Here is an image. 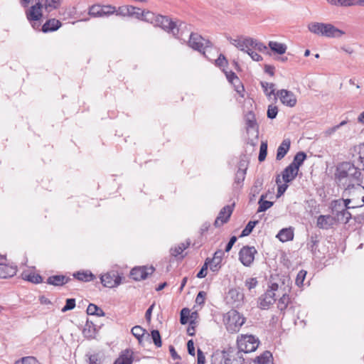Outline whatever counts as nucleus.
<instances>
[{"label":"nucleus","mask_w":364,"mask_h":364,"mask_svg":"<svg viewBox=\"0 0 364 364\" xmlns=\"http://www.w3.org/2000/svg\"><path fill=\"white\" fill-rule=\"evenodd\" d=\"M336 178L339 186L344 188L362 183V173L350 162L341 163L336 169Z\"/></svg>","instance_id":"1"},{"label":"nucleus","mask_w":364,"mask_h":364,"mask_svg":"<svg viewBox=\"0 0 364 364\" xmlns=\"http://www.w3.org/2000/svg\"><path fill=\"white\" fill-rule=\"evenodd\" d=\"M343 196L346 198L343 199L346 205H350V208H355L364 205V186L355 185L344 188Z\"/></svg>","instance_id":"2"},{"label":"nucleus","mask_w":364,"mask_h":364,"mask_svg":"<svg viewBox=\"0 0 364 364\" xmlns=\"http://www.w3.org/2000/svg\"><path fill=\"white\" fill-rule=\"evenodd\" d=\"M245 359L241 352L233 348L216 353L212 356V364H243Z\"/></svg>","instance_id":"3"},{"label":"nucleus","mask_w":364,"mask_h":364,"mask_svg":"<svg viewBox=\"0 0 364 364\" xmlns=\"http://www.w3.org/2000/svg\"><path fill=\"white\" fill-rule=\"evenodd\" d=\"M309 30L318 36L326 38H341L345 32L331 23L313 22L308 25Z\"/></svg>","instance_id":"4"},{"label":"nucleus","mask_w":364,"mask_h":364,"mask_svg":"<svg viewBox=\"0 0 364 364\" xmlns=\"http://www.w3.org/2000/svg\"><path fill=\"white\" fill-rule=\"evenodd\" d=\"M333 218L337 223L346 224L351 218V213L348 211L350 205H346L343 199L334 200L330 205Z\"/></svg>","instance_id":"5"},{"label":"nucleus","mask_w":364,"mask_h":364,"mask_svg":"<svg viewBox=\"0 0 364 364\" xmlns=\"http://www.w3.org/2000/svg\"><path fill=\"white\" fill-rule=\"evenodd\" d=\"M237 351L245 353L255 351L259 343L257 338L252 335H241L237 339Z\"/></svg>","instance_id":"6"},{"label":"nucleus","mask_w":364,"mask_h":364,"mask_svg":"<svg viewBox=\"0 0 364 364\" xmlns=\"http://www.w3.org/2000/svg\"><path fill=\"white\" fill-rule=\"evenodd\" d=\"M157 23L155 26L162 28L164 30L171 33L173 36H177L180 28L184 25V23L180 21H173L166 16L159 15Z\"/></svg>","instance_id":"7"},{"label":"nucleus","mask_w":364,"mask_h":364,"mask_svg":"<svg viewBox=\"0 0 364 364\" xmlns=\"http://www.w3.org/2000/svg\"><path fill=\"white\" fill-rule=\"evenodd\" d=\"M188 46L205 55V49L212 46L210 41L203 38L200 35L191 33L190 35Z\"/></svg>","instance_id":"8"},{"label":"nucleus","mask_w":364,"mask_h":364,"mask_svg":"<svg viewBox=\"0 0 364 364\" xmlns=\"http://www.w3.org/2000/svg\"><path fill=\"white\" fill-rule=\"evenodd\" d=\"M100 280L104 287L113 288L121 284L122 277L118 272L112 270L102 274L100 277Z\"/></svg>","instance_id":"9"},{"label":"nucleus","mask_w":364,"mask_h":364,"mask_svg":"<svg viewBox=\"0 0 364 364\" xmlns=\"http://www.w3.org/2000/svg\"><path fill=\"white\" fill-rule=\"evenodd\" d=\"M257 250L255 247L244 246L239 252V259L245 267H250L254 259Z\"/></svg>","instance_id":"10"},{"label":"nucleus","mask_w":364,"mask_h":364,"mask_svg":"<svg viewBox=\"0 0 364 364\" xmlns=\"http://www.w3.org/2000/svg\"><path fill=\"white\" fill-rule=\"evenodd\" d=\"M245 318L237 311H232L229 312L228 318V328L230 331H237L239 328L245 323Z\"/></svg>","instance_id":"11"},{"label":"nucleus","mask_w":364,"mask_h":364,"mask_svg":"<svg viewBox=\"0 0 364 364\" xmlns=\"http://www.w3.org/2000/svg\"><path fill=\"white\" fill-rule=\"evenodd\" d=\"M279 97L281 102L289 107H294L297 102L296 95L291 91L282 89L277 92L276 99Z\"/></svg>","instance_id":"12"},{"label":"nucleus","mask_w":364,"mask_h":364,"mask_svg":"<svg viewBox=\"0 0 364 364\" xmlns=\"http://www.w3.org/2000/svg\"><path fill=\"white\" fill-rule=\"evenodd\" d=\"M154 271L153 267H134L130 272V275L133 279L140 281L145 279L148 275L151 274Z\"/></svg>","instance_id":"13"},{"label":"nucleus","mask_w":364,"mask_h":364,"mask_svg":"<svg viewBox=\"0 0 364 364\" xmlns=\"http://www.w3.org/2000/svg\"><path fill=\"white\" fill-rule=\"evenodd\" d=\"M43 5L38 1L35 5L31 6L26 11V18L29 21H36L41 19L43 16Z\"/></svg>","instance_id":"14"},{"label":"nucleus","mask_w":364,"mask_h":364,"mask_svg":"<svg viewBox=\"0 0 364 364\" xmlns=\"http://www.w3.org/2000/svg\"><path fill=\"white\" fill-rule=\"evenodd\" d=\"M232 207L231 205H225L224 206L220 211L218 217L216 218L214 225L216 228H219L226 223L232 213Z\"/></svg>","instance_id":"15"},{"label":"nucleus","mask_w":364,"mask_h":364,"mask_svg":"<svg viewBox=\"0 0 364 364\" xmlns=\"http://www.w3.org/2000/svg\"><path fill=\"white\" fill-rule=\"evenodd\" d=\"M223 256V251L219 250L214 253L212 259L207 258L205 259L206 262H208L210 269L212 272H218L220 269Z\"/></svg>","instance_id":"16"},{"label":"nucleus","mask_w":364,"mask_h":364,"mask_svg":"<svg viewBox=\"0 0 364 364\" xmlns=\"http://www.w3.org/2000/svg\"><path fill=\"white\" fill-rule=\"evenodd\" d=\"M337 222L331 215H321L317 218L316 225L321 229L332 228Z\"/></svg>","instance_id":"17"},{"label":"nucleus","mask_w":364,"mask_h":364,"mask_svg":"<svg viewBox=\"0 0 364 364\" xmlns=\"http://www.w3.org/2000/svg\"><path fill=\"white\" fill-rule=\"evenodd\" d=\"M244 294L239 289H231L227 295L228 302L237 306L243 300Z\"/></svg>","instance_id":"18"},{"label":"nucleus","mask_w":364,"mask_h":364,"mask_svg":"<svg viewBox=\"0 0 364 364\" xmlns=\"http://www.w3.org/2000/svg\"><path fill=\"white\" fill-rule=\"evenodd\" d=\"M228 39L232 45L245 53V50L249 48V45H250V42H252V38L250 37H240L236 39L228 38Z\"/></svg>","instance_id":"19"},{"label":"nucleus","mask_w":364,"mask_h":364,"mask_svg":"<svg viewBox=\"0 0 364 364\" xmlns=\"http://www.w3.org/2000/svg\"><path fill=\"white\" fill-rule=\"evenodd\" d=\"M259 307L262 309H266L269 307L270 305L273 304L275 299V293L272 291H267L259 299Z\"/></svg>","instance_id":"20"},{"label":"nucleus","mask_w":364,"mask_h":364,"mask_svg":"<svg viewBox=\"0 0 364 364\" xmlns=\"http://www.w3.org/2000/svg\"><path fill=\"white\" fill-rule=\"evenodd\" d=\"M299 170L296 166L289 164L287 166L282 173V180L286 183L291 182L297 176Z\"/></svg>","instance_id":"21"},{"label":"nucleus","mask_w":364,"mask_h":364,"mask_svg":"<svg viewBox=\"0 0 364 364\" xmlns=\"http://www.w3.org/2000/svg\"><path fill=\"white\" fill-rule=\"evenodd\" d=\"M17 272L16 266L0 264V278L6 279L14 277Z\"/></svg>","instance_id":"22"},{"label":"nucleus","mask_w":364,"mask_h":364,"mask_svg":"<svg viewBox=\"0 0 364 364\" xmlns=\"http://www.w3.org/2000/svg\"><path fill=\"white\" fill-rule=\"evenodd\" d=\"M133 362V352L129 349H126L122 352L119 358L114 361V364H132Z\"/></svg>","instance_id":"23"},{"label":"nucleus","mask_w":364,"mask_h":364,"mask_svg":"<svg viewBox=\"0 0 364 364\" xmlns=\"http://www.w3.org/2000/svg\"><path fill=\"white\" fill-rule=\"evenodd\" d=\"M62 23L60 21L55 18L48 20L42 26V31L44 33L55 31L58 30Z\"/></svg>","instance_id":"24"},{"label":"nucleus","mask_w":364,"mask_h":364,"mask_svg":"<svg viewBox=\"0 0 364 364\" xmlns=\"http://www.w3.org/2000/svg\"><path fill=\"white\" fill-rule=\"evenodd\" d=\"M291 141L289 139H285L279 146L277 151L276 159L279 161L282 159L287 154L290 148Z\"/></svg>","instance_id":"25"},{"label":"nucleus","mask_w":364,"mask_h":364,"mask_svg":"<svg viewBox=\"0 0 364 364\" xmlns=\"http://www.w3.org/2000/svg\"><path fill=\"white\" fill-rule=\"evenodd\" d=\"M268 46L272 52L279 55L284 54L287 50L286 44L277 41H269Z\"/></svg>","instance_id":"26"},{"label":"nucleus","mask_w":364,"mask_h":364,"mask_svg":"<svg viewBox=\"0 0 364 364\" xmlns=\"http://www.w3.org/2000/svg\"><path fill=\"white\" fill-rule=\"evenodd\" d=\"M69 278L63 275L50 276L47 279V284L54 286H62L68 282Z\"/></svg>","instance_id":"27"},{"label":"nucleus","mask_w":364,"mask_h":364,"mask_svg":"<svg viewBox=\"0 0 364 364\" xmlns=\"http://www.w3.org/2000/svg\"><path fill=\"white\" fill-rule=\"evenodd\" d=\"M247 170L246 161L241 160L239 164V168L235 176V182L240 183L245 180Z\"/></svg>","instance_id":"28"},{"label":"nucleus","mask_w":364,"mask_h":364,"mask_svg":"<svg viewBox=\"0 0 364 364\" xmlns=\"http://www.w3.org/2000/svg\"><path fill=\"white\" fill-rule=\"evenodd\" d=\"M277 237L283 242L291 240L294 238L293 230L291 228H284L279 232Z\"/></svg>","instance_id":"29"},{"label":"nucleus","mask_w":364,"mask_h":364,"mask_svg":"<svg viewBox=\"0 0 364 364\" xmlns=\"http://www.w3.org/2000/svg\"><path fill=\"white\" fill-rule=\"evenodd\" d=\"M227 79L232 84L238 83V85L236 87V91L240 93L241 91L244 90V87L242 85H240V80L236 74L232 71H225V72Z\"/></svg>","instance_id":"30"},{"label":"nucleus","mask_w":364,"mask_h":364,"mask_svg":"<svg viewBox=\"0 0 364 364\" xmlns=\"http://www.w3.org/2000/svg\"><path fill=\"white\" fill-rule=\"evenodd\" d=\"M82 333L83 336L88 339H92L95 338L96 329L92 322L90 323L88 321H87L82 331Z\"/></svg>","instance_id":"31"},{"label":"nucleus","mask_w":364,"mask_h":364,"mask_svg":"<svg viewBox=\"0 0 364 364\" xmlns=\"http://www.w3.org/2000/svg\"><path fill=\"white\" fill-rule=\"evenodd\" d=\"M262 181L260 179H257L255 181L253 186L251 188L250 193V200L252 201L255 200L257 196L261 190L262 189Z\"/></svg>","instance_id":"32"},{"label":"nucleus","mask_w":364,"mask_h":364,"mask_svg":"<svg viewBox=\"0 0 364 364\" xmlns=\"http://www.w3.org/2000/svg\"><path fill=\"white\" fill-rule=\"evenodd\" d=\"M260 84L265 95L268 97H271V95H274V99L276 100L277 92L275 93V85L274 83H269L267 82H261Z\"/></svg>","instance_id":"33"},{"label":"nucleus","mask_w":364,"mask_h":364,"mask_svg":"<svg viewBox=\"0 0 364 364\" xmlns=\"http://www.w3.org/2000/svg\"><path fill=\"white\" fill-rule=\"evenodd\" d=\"M272 358V353L269 351H265L261 355L256 358L255 363L257 364H273Z\"/></svg>","instance_id":"34"},{"label":"nucleus","mask_w":364,"mask_h":364,"mask_svg":"<svg viewBox=\"0 0 364 364\" xmlns=\"http://www.w3.org/2000/svg\"><path fill=\"white\" fill-rule=\"evenodd\" d=\"M73 277L79 281L90 282L95 279L94 274L90 272H77L73 274Z\"/></svg>","instance_id":"35"},{"label":"nucleus","mask_w":364,"mask_h":364,"mask_svg":"<svg viewBox=\"0 0 364 364\" xmlns=\"http://www.w3.org/2000/svg\"><path fill=\"white\" fill-rule=\"evenodd\" d=\"M22 277L23 279L32 282L33 284H40L43 281L42 277L40 274L35 273L23 272L22 274Z\"/></svg>","instance_id":"36"},{"label":"nucleus","mask_w":364,"mask_h":364,"mask_svg":"<svg viewBox=\"0 0 364 364\" xmlns=\"http://www.w3.org/2000/svg\"><path fill=\"white\" fill-rule=\"evenodd\" d=\"M327 2L333 6L349 7L355 6V0H326Z\"/></svg>","instance_id":"37"},{"label":"nucleus","mask_w":364,"mask_h":364,"mask_svg":"<svg viewBox=\"0 0 364 364\" xmlns=\"http://www.w3.org/2000/svg\"><path fill=\"white\" fill-rule=\"evenodd\" d=\"M289 303L290 297L289 294L287 292H284L282 294V297L279 299L278 309L281 312H284L287 308Z\"/></svg>","instance_id":"38"},{"label":"nucleus","mask_w":364,"mask_h":364,"mask_svg":"<svg viewBox=\"0 0 364 364\" xmlns=\"http://www.w3.org/2000/svg\"><path fill=\"white\" fill-rule=\"evenodd\" d=\"M306 159V154L303 151H299L294 156V160L290 164L292 166H296L297 170H299V167L302 165Z\"/></svg>","instance_id":"39"},{"label":"nucleus","mask_w":364,"mask_h":364,"mask_svg":"<svg viewBox=\"0 0 364 364\" xmlns=\"http://www.w3.org/2000/svg\"><path fill=\"white\" fill-rule=\"evenodd\" d=\"M87 313L89 315L104 316L105 315L104 311L94 304H90L87 309Z\"/></svg>","instance_id":"40"},{"label":"nucleus","mask_w":364,"mask_h":364,"mask_svg":"<svg viewBox=\"0 0 364 364\" xmlns=\"http://www.w3.org/2000/svg\"><path fill=\"white\" fill-rule=\"evenodd\" d=\"M265 198H266L265 195H262L258 201V204H259V208L257 210L258 213L264 212L273 205V202H271L269 200H264Z\"/></svg>","instance_id":"41"},{"label":"nucleus","mask_w":364,"mask_h":364,"mask_svg":"<svg viewBox=\"0 0 364 364\" xmlns=\"http://www.w3.org/2000/svg\"><path fill=\"white\" fill-rule=\"evenodd\" d=\"M159 15H156L153 12L149 11H144V17L142 18V21L149 22L153 24L154 26L156 24L158 20V17Z\"/></svg>","instance_id":"42"},{"label":"nucleus","mask_w":364,"mask_h":364,"mask_svg":"<svg viewBox=\"0 0 364 364\" xmlns=\"http://www.w3.org/2000/svg\"><path fill=\"white\" fill-rule=\"evenodd\" d=\"M89 15L92 17H102V6L100 4H95L90 7Z\"/></svg>","instance_id":"43"},{"label":"nucleus","mask_w":364,"mask_h":364,"mask_svg":"<svg viewBox=\"0 0 364 364\" xmlns=\"http://www.w3.org/2000/svg\"><path fill=\"white\" fill-rule=\"evenodd\" d=\"M249 48H252L255 50H258L259 52H264L267 49V47L262 43L257 41L252 38V42H250Z\"/></svg>","instance_id":"44"},{"label":"nucleus","mask_w":364,"mask_h":364,"mask_svg":"<svg viewBox=\"0 0 364 364\" xmlns=\"http://www.w3.org/2000/svg\"><path fill=\"white\" fill-rule=\"evenodd\" d=\"M43 6L47 11H50L60 6V0H46Z\"/></svg>","instance_id":"45"},{"label":"nucleus","mask_w":364,"mask_h":364,"mask_svg":"<svg viewBox=\"0 0 364 364\" xmlns=\"http://www.w3.org/2000/svg\"><path fill=\"white\" fill-rule=\"evenodd\" d=\"M282 178L279 175H278L276 178V183L278 186L277 189V197H280L288 188V185L285 183L284 184H282Z\"/></svg>","instance_id":"46"},{"label":"nucleus","mask_w":364,"mask_h":364,"mask_svg":"<svg viewBox=\"0 0 364 364\" xmlns=\"http://www.w3.org/2000/svg\"><path fill=\"white\" fill-rule=\"evenodd\" d=\"M145 331H146L140 326H135L131 330L132 335L136 337L139 342H141V339L144 336Z\"/></svg>","instance_id":"47"},{"label":"nucleus","mask_w":364,"mask_h":364,"mask_svg":"<svg viewBox=\"0 0 364 364\" xmlns=\"http://www.w3.org/2000/svg\"><path fill=\"white\" fill-rule=\"evenodd\" d=\"M257 223H258V220L250 221L247 223V225H246V227L242 231L240 237H245V236L249 235L252 232L253 228L255 227V225Z\"/></svg>","instance_id":"48"},{"label":"nucleus","mask_w":364,"mask_h":364,"mask_svg":"<svg viewBox=\"0 0 364 364\" xmlns=\"http://www.w3.org/2000/svg\"><path fill=\"white\" fill-rule=\"evenodd\" d=\"M267 154V142L262 141L259 148V154L258 156V160L262 162L265 160Z\"/></svg>","instance_id":"49"},{"label":"nucleus","mask_w":364,"mask_h":364,"mask_svg":"<svg viewBox=\"0 0 364 364\" xmlns=\"http://www.w3.org/2000/svg\"><path fill=\"white\" fill-rule=\"evenodd\" d=\"M151 336L154 345L156 347H161L162 345V342L159 331L158 330H152L151 332Z\"/></svg>","instance_id":"50"},{"label":"nucleus","mask_w":364,"mask_h":364,"mask_svg":"<svg viewBox=\"0 0 364 364\" xmlns=\"http://www.w3.org/2000/svg\"><path fill=\"white\" fill-rule=\"evenodd\" d=\"M15 364H40V363L35 357L27 356L17 360Z\"/></svg>","instance_id":"51"},{"label":"nucleus","mask_w":364,"mask_h":364,"mask_svg":"<svg viewBox=\"0 0 364 364\" xmlns=\"http://www.w3.org/2000/svg\"><path fill=\"white\" fill-rule=\"evenodd\" d=\"M247 125L249 128H255L256 126V119L252 112H249L245 116Z\"/></svg>","instance_id":"52"},{"label":"nucleus","mask_w":364,"mask_h":364,"mask_svg":"<svg viewBox=\"0 0 364 364\" xmlns=\"http://www.w3.org/2000/svg\"><path fill=\"white\" fill-rule=\"evenodd\" d=\"M245 53H247L255 61L259 62L262 60V57L256 53L252 48H248L247 50H245Z\"/></svg>","instance_id":"53"},{"label":"nucleus","mask_w":364,"mask_h":364,"mask_svg":"<svg viewBox=\"0 0 364 364\" xmlns=\"http://www.w3.org/2000/svg\"><path fill=\"white\" fill-rule=\"evenodd\" d=\"M102 6V15L103 16H108L114 14L116 11V7L112 5H104Z\"/></svg>","instance_id":"54"},{"label":"nucleus","mask_w":364,"mask_h":364,"mask_svg":"<svg viewBox=\"0 0 364 364\" xmlns=\"http://www.w3.org/2000/svg\"><path fill=\"white\" fill-rule=\"evenodd\" d=\"M277 113H278V108L277 106H274L272 105L268 106L267 112L268 118L272 119L276 118Z\"/></svg>","instance_id":"55"},{"label":"nucleus","mask_w":364,"mask_h":364,"mask_svg":"<svg viewBox=\"0 0 364 364\" xmlns=\"http://www.w3.org/2000/svg\"><path fill=\"white\" fill-rule=\"evenodd\" d=\"M75 307V299H67L66 304L62 309L63 312H65L69 310H72Z\"/></svg>","instance_id":"56"},{"label":"nucleus","mask_w":364,"mask_h":364,"mask_svg":"<svg viewBox=\"0 0 364 364\" xmlns=\"http://www.w3.org/2000/svg\"><path fill=\"white\" fill-rule=\"evenodd\" d=\"M187 247H188V245L181 243L178 247H175L174 249H171L172 255L175 257L180 255Z\"/></svg>","instance_id":"57"},{"label":"nucleus","mask_w":364,"mask_h":364,"mask_svg":"<svg viewBox=\"0 0 364 364\" xmlns=\"http://www.w3.org/2000/svg\"><path fill=\"white\" fill-rule=\"evenodd\" d=\"M190 311L188 309H183L181 311L180 321L181 324H186L188 322Z\"/></svg>","instance_id":"58"},{"label":"nucleus","mask_w":364,"mask_h":364,"mask_svg":"<svg viewBox=\"0 0 364 364\" xmlns=\"http://www.w3.org/2000/svg\"><path fill=\"white\" fill-rule=\"evenodd\" d=\"M306 275V272L305 270H301L299 272L296 279V284L297 286L300 287L303 284Z\"/></svg>","instance_id":"59"},{"label":"nucleus","mask_w":364,"mask_h":364,"mask_svg":"<svg viewBox=\"0 0 364 364\" xmlns=\"http://www.w3.org/2000/svg\"><path fill=\"white\" fill-rule=\"evenodd\" d=\"M128 11H129V9H128L127 6H125V5L121 6H119L117 9L116 8V11L114 14L117 16L125 17V16H127Z\"/></svg>","instance_id":"60"},{"label":"nucleus","mask_w":364,"mask_h":364,"mask_svg":"<svg viewBox=\"0 0 364 364\" xmlns=\"http://www.w3.org/2000/svg\"><path fill=\"white\" fill-rule=\"evenodd\" d=\"M215 65L220 68H225L228 65V60L225 55L220 54L217 60H215Z\"/></svg>","instance_id":"61"},{"label":"nucleus","mask_w":364,"mask_h":364,"mask_svg":"<svg viewBox=\"0 0 364 364\" xmlns=\"http://www.w3.org/2000/svg\"><path fill=\"white\" fill-rule=\"evenodd\" d=\"M257 284V280L256 278H249L245 281V287L251 290L252 289L255 288Z\"/></svg>","instance_id":"62"},{"label":"nucleus","mask_w":364,"mask_h":364,"mask_svg":"<svg viewBox=\"0 0 364 364\" xmlns=\"http://www.w3.org/2000/svg\"><path fill=\"white\" fill-rule=\"evenodd\" d=\"M206 296V293L203 291H199L198 294L196 298V303L202 305L205 302V299Z\"/></svg>","instance_id":"63"},{"label":"nucleus","mask_w":364,"mask_h":364,"mask_svg":"<svg viewBox=\"0 0 364 364\" xmlns=\"http://www.w3.org/2000/svg\"><path fill=\"white\" fill-rule=\"evenodd\" d=\"M208 262H206V261L205 262L203 266L202 267V268L200 269V270L198 272V273L197 274V277L198 278H204L206 274H207V269H208Z\"/></svg>","instance_id":"64"}]
</instances>
